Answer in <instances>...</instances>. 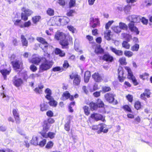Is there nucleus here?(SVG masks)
<instances>
[{"instance_id": "680f3d73", "label": "nucleus", "mask_w": 152, "mask_h": 152, "mask_svg": "<svg viewBox=\"0 0 152 152\" xmlns=\"http://www.w3.org/2000/svg\"><path fill=\"white\" fill-rule=\"evenodd\" d=\"M47 115L49 118H51L54 116L53 112L51 110H49L46 112Z\"/></svg>"}, {"instance_id": "f3484780", "label": "nucleus", "mask_w": 152, "mask_h": 152, "mask_svg": "<svg viewBox=\"0 0 152 152\" xmlns=\"http://www.w3.org/2000/svg\"><path fill=\"white\" fill-rule=\"evenodd\" d=\"M36 39L38 42L44 45L43 48L41 47L43 50L47 49L49 44L45 39L41 37H37Z\"/></svg>"}, {"instance_id": "8fccbe9b", "label": "nucleus", "mask_w": 152, "mask_h": 152, "mask_svg": "<svg viewBox=\"0 0 152 152\" xmlns=\"http://www.w3.org/2000/svg\"><path fill=\"white\" fill-rule=\"evenodd\" d=\"M40 110L42 111L47 110L48 109V106L45 103H43L40 104Z\"/></svg>"}, {"instance_id": "58836bf2", "label": "nucleus", "mask_w": 152, "mask_h": 152, "mask_svg": "<svg viewBox=\"0 0 152 152\" xmlns=\"http://www.w3.org/2000/svg\"><path fill=\"white\" fill-rule=\"evenodd\" d=\"M122 108L124 111L130 113H132V111L131 107L128 104H125L122 106Z\"/></svg>"}, {"instance_id": "bb28decb", "label": "nucleus", "mask_w": 152, "mask_h": 152, "mask_svg": "<svg viewBox=\"0 0 152 152\" xmlns=\"http://www.w3.org/2000/svg\"><path fill=\"white\" fill-rule=\"evenodd\" d=\"M11 68L7 70V69H4L0 70V72L1 73L5 79H6L7 77V76L9 75L11 71Z\"/></svg>"}, {"instance_id": "338daca9", "label": "nucleus", "mask_w": 152, "mask_h": 152, "mask_svg": "<svg viewBox=\"0 0 152 152\" xmlns=\"http://www.w3.org/2000/svg\"><path fill=\"white\" fill-rule=\"evenodd\" d=\"M97 109L98 108H102L104 107V104L103 102L100 100V101L99 103H97Z\"/></svg>"}, {"instance_id": "5fc2aeb1", "label": "nucleus", "mask_w": 152, "mask_h": 152, "mask_svg": "<svg viewBox=\"0 0 152 152\" xmlns=\"http://www.w3.org/2000/svg\"><path fill=\"white\" fill-rule=\"evenodd\" d=\"M75 12V11L74 10H70L68 11L66 15L69 17L72 16H73V14Z\"/></svg>"}, {"instance_id": "ea45409f", "label": "nucleus", "mask_w": 152, "mask_h": 152, "mask_svg": "<svg viewBox=\"0 0 152 152\" xmlns=\"http://www.w3.org/2000/svg\"><path fill=\"white\" fill-rule=\"evenodd\" d=\"M38 138L37 137H33L30 141V143L35 145H38Z\"/></svg>"}, {"instance_id": "412c9836", "label": "nucleus", "mask_w": 152, "mask_h": 152, "mask_svg": "<svg viewBox=\"0 0 152 152\" xmlns=\"http://www.w3.org/2000/svg\"><path fill=\"white\" fill-rule=\"evenodd\" d=\"M42 61V57H40L39 56H35L31 58L30 62L32 64L38 65H39L41 61Z\"/></svg>"}, {"instance_id": "c756f323", "label": "nucleus", "mask_w": 152, "mask_h": 152, "mask_svg": "<svg viewBox=\"0 0 152 152\" xmlns=\"http://www.w3.org/2000/svg\"><path fill=\"white\" fill-rule=\"evenodd\" d=\"M149 74L147 72H145L141 74H140L139 77L142 80L148 81L149 77Z\"/></svg>"}, {"instance_id": "49530a36", "label": "nucleus", "mask_w": 152, "mask_h": 152, "mask_svg": "<svg viewBox=\"0 0 152 152\" xmlns=\"http://www.w3.org/2000/svg\"><path fill=\"white\" fill-rule=\"evenodd\" d=\"M97 20L96 22L93 23L90 25V27L91 28H94L97 26H99L100 23L99 19H97Z\"/></svg>"}, {"instance_id": "4c0bfd02", "label": "nucleus", "mask_w": 152, "mask_h": 152, "mask_svg": "<svg viewBox=\"0 0 152 152\" xmlns=\"http://www.w3.org/2000/svg\"><path fill=\"white\" fill-rule=\"evenodd\" d=\"M118 62L121 65H126L127 64L126 58L124 57L120 58L118 60Z\"/></svg>"}, {"instance_id": "e2e57ef3", "label": "nucleus", "mask_w": 152, "mask_h": 152, "mask_svg": "<svg viewBox=\"0 0 152 152\" xmlns=\"http://www.w3.org/2000/svg\"><path fill=\"white\" fill-rule=\"evenodd\" d=\"M69 64L68 61L67 60L64 61L63 65V67L64 69H66L69 67Z\"/></svg>"}, {"instance_id": "9d476101", "label": "nucleus", "mask_w": 152, "mask_h": 152, "mask_svg": "<svg viewBox=\"0 0 152 152\" xmlns=\"http://www.w3.org/2000/svg\"><path fill=\"white\" fill-rule=\"evenodd\" d=\"M55 122L54 119L51 118H47V120L43 121L42 124V129L44 130L48 131L50 128L51 124H54Z\"/></svg>"}, {"instance_id": "13d9d810", "label": "nucleus", "mask_w": 152, "mask_h": 152, "mask_svg": "<svg viewBox=\"0 0 152 152\" xmlns=\"http://www.w3.org/2000/svg\"><path fill=\"white\" fill-rule=\"evenodd\" d=\"M29 68L30 70L33 72H35L37 69V67L33 64L30 65Z\"/></svg>"}, {"instance_id": "c03bdc74", "label": "nucleus", "mask_w": 152, "mask_h": 152, "mask_svg": "<svg viewBox=\"0 0 152 152\" xmlns=\"http://www.w3.org/2000/svg\"><path fill=\"white\" fill-rule=\"evenodd\" d=\"M111 33V31L110 30H108L107 32L104 33V37L108 41L110 40Z\"/></svg>"}, {"instance_id": "6e6d98bb", "label": "nucleus", "mask_w": 152, "mask_h": 152, "mask_svg": "<svg viewBox=\"0 0 152 152\" xmlns=\"http://www.w3.org/2000/svg\"><path fill=\"white\" fill-rule=\"evenodd\" d=\"M53 143L51 141H50L48 142L45 148L47 149H49L52 148L53 145Z\"/></svg>"}, {"instance_id": "a19ab883", "label": "nucleus", "mask_w": 152, "mask_h": 152, "mask_svg": "<svg viewBox=\"0 0 152 152\" xmlns=\"http://www.w3.org/2000/svg\"><path fill=\"white\" fill-rule=\"evenodd\" d=\"M124 55L127 57L130 58L133 55V53L130 50H125L124 52Z\"/></svg>"}, {"instance_id": "4d7b16f0", "label": "nucleus", "mask_w": 152, "mask_h": 152, "mask_svg": "<svg viewBox=\"0 0 152 152\" xmlns=\"http://www.w3.org/2000/svg\"><path fill=\"white\" fill-rule=\"evenodd\" d=\"M126 98L127 100L130 103H132L133 101V96L130 94H128L126 96Z\"/></svg>"}, {"instance_id": "b1692460", "label": "nucleus", "mask_w": 152, "mask_h": 152, "mask_svg": "<svg viewBox=\"0 0 152 152\" xmlns=\"http://www.w3.org/2000/svg\"><path fill=\"white\" fill-rule=\"evenodd\" d=\"M47 99L49 101L48 103L50 106L53 107H56L57 106L58 102L54 99L53 96Z\"/></svg>"}, {"instance_id": "1a4fd4ad", "label": "nucleus", "mask_w": 152, "mask_h": 152, "mask_svg": "<svg viewBox=\"0 0 152 152\" xmlns=\"http://www.w3.org/2000/svg\"><path fill=\"white\" fill-rule=\"evenodd\" d=\"M104 124L103 123L99 124L98 125H93L91 127V129L93 131H97L98 134H100L102 132L104 133H107L108 131V129H104Z\"/></svg>"}, {"instance_id": "a211bd4d", "label": "nucleus", "mask_w": 152, "mask_h": 152, "mask_svg": "<svg viewBox=\"0 0 152 152\" xmlns=\"http://www.w3.org/2000/svg\"><path fill=\"white\" fill-rule=\"evenodd\" d=\"M56 21V24H58L57 22L58 21L59 22L60 24L62 25H65L67 24L69 22V20L67 17H64L62 18H60L58 19L57 18H56L54 19V21Z\"/></svg>"}, {"instance_id": "f8f14e48", "label": "nucleus", "mask_w": 152, "mask_h": 152, "mask_svg": "<svg viewBox=\"0 0 152 152\" xmlns=\"http://www.w3.org/2000/svg\"><path fill=\"white\" fill-rule=\"evenodd\" d=\"M92 119L96 121H101L103 122H106L105 117L102 115L97 113H93L91 114L89 118V119Z\"/></svg>"}, {"instance_id": "69168bd1", "label": "nucleus", "mask_w": 152, "mask_h": 152, "mask_svg": "<svg viewBox=\"0 0 152 152\" xmlns=\"http://www.w3.org/2000/svg\"><path fill=\"white\" fill-rule=\"evenodd\" d=\"M141 21L144 25H146L148 23V20L144 17H142L141 18Z\"/></svg>"}, {"instance_id": "cd10ccee", "label": "nucleus", "mask_w": 152, "mask_h": 152, "mask_svg": "<svg viewBox=\"0 0 152 152\" xmlns=\"http://www.w3.org/2000/svg\"><path fill=\"white\" fill-rule=\"evenodd\" d=\"M41 19V17L39 15L34 16L31 18V20L32 23L34 25H37L40 22Z\"/></svg>"}, {"instance_id": "3c124183", "label": "nucleus", "mask_w": 152, "mask_h": 152, "mask_svg": "<svg viewBox=\"0 0 152 152\" xmlns=\"http://www.w3.org/2000/svg\"><path fill=\"white\" fill-rule=\"evenodd\" d=\"M47 14L50 16H53L54 14V11L51 8H48L46 11Z\"/></svg>"}, {"instance_id": "20e7f679", "label": "nucleus", "mask_w": 152, "mask_h": 152, "mask_svg": "<svg viewBox=\"0 0 152 152\" xmlns=\"http://www.w3.org/2000/svg\"><path fill=\"white\" fill-rule=\"evenodd\" d=\"M133 21H131L128 24V27L130 30L138 35L140 31L138 28L134 26V23H137L139 21V18L137 16H135L132 19Z\"/></svg>"}, {"instance_id": "0eeeda50", "label": "nucleus", "mask_w": 152, "mask_h": 152, "mask_svg": "<svg viewBox=\"0 0 152 152\" xmlns=\"http://www.w3.org/2000/svg\"><path fill=\"white\" fill-rule=\"evenodd\" d=\"M69 76L70 79L73 80V84L74 86H77L80 85L81 78L80 76L77 73L73 72Z\"/></svg>"}, {"instance_id": "de8ad7c7", "label": "nucleus", "mask_w": 152, "mask_h": 152, "mask_svg": "<svg viewBox=\"0 0 152 152\" xmlns=\"http://www.w3.org/2000/svg\"><path fill=\"white\" fill-rule=\"evenodd\" d=\"M111 88L109 86H104L102 88V91L103 93H105L110 91Z\"/></svg>"}, {"instance_id": "052dcab7", "label": "nucleus", "mask_w": 152, "mask_h": 152, "mask_svg": "<svg viewBox=\"0 0 152 152\" xmlns=\"http://www.w3.org/2000/svg\"><path fill=\"white\" fill-rule=\"evenodd\" d=\"M46 140L45 139H43L39 142L38 145L41 147H43L46 144Z\"/></svg>"}, {"instance_id": "0e129e2a", "label": "nucleus", "mask_w": 152, "mask_h": 152, "mask_svg": "<svg viewBox=\"0 0 152 152\" xmlns=\"http://www.w3.org/2000/svg\"><path fill=\"white\" fill-rule=\"evenodd\" d=\"M67 28L68 30L72 32L73 33H75V28H74L73 26L71 25H69L67 26Z\"/></svg>"}, {"instance_id": "2f4dec72", "label": "nucleus", "mask_w": 152, "mask_h": 152, "mask_svg": "<svg viewBox=\"0 0 152 152\" xmlns=\"http://www.w3.org/2000/svg\"><path fill=\"white\" fill-rule=\"evenodd\" d=\"M134 106L135 109L137 110H140L142 108V106L141 102L138 100L134 102Z\"/></svg>"}, {"instance_id": "bf43d9fd", "label": "nucleus", "mask_w": 152, "mask_h": 152, "mask_svg": "<svg viewBox=\"0 0 152 152\" xmlns=\"http://www.w3.org/2000/svg\"><path fill=\"white\" fill-rule=\"evenodd\" d=\"M75 0H70V1L69 2V8H71L72 7H74L75 6Z\"/></svg>"}, {"instance_id": "a878e982", "label": "nucleus", "mask_w": 152, "mask_h": 152, "mask_svg": "<svg viewBox=\"0 0 152 152\" xmlns=\"http://www.w3.org/2000/svg\"><path fill=\"white\" fill-rule=\"evenodd\" d=\"M54 53L56 55H58L60 57H63L65 56V53L60 49L56 48L54 50Z\"/></svg>"}, {"instance_id": "2eb2a0df", "label": "nucleus", "mask_w": 152, "mask_h": 152, "mask_svg": "<svg viewBox=\"0 0 152 152\" xmlns=\"http://www.w3.org/2000/svg\"><path fill=\"white\" fill-rule=\"evenodd\" d=\"M102 59L104 61L109 62H112L114 61L113 57L108 53H104L102 56L100 57V59Z\"/></svg>"}, {"instance_id": "f704fd0d", "label": "nucleus", "mask_w": 152, "mask_h": 152, "mask_svg": "<svg viewBox=\"0 0 152 152\" xmlns=\"http://www.w3.org/2000/svg\"><path fill=\"white\" fill-rule=\"evenodd\" d=\"M89 105L91 110L93 111L97 110V105L96 103L91 102L89 103Z\"/></svg>"}, {"instance_id": "79ce46f5", "label": "nucleus", "mask_w": 152, "mask_h": 152, "mask_svg": "<svg viewBox=\"0 0 152 152\" xmlns=\"http://www.w3.org/2000/svg\"><path fill=\"white\" fill-rule=\"evenodd\" d=\"M85 114L86 116H88L90 113L89 107L87 106H84L83 107Z\"/></svg>"}, {"instance_id": "473e14b6", "label": "nucleus", "mask_w": 152, "mask_h": 152, "mask_svg": "<svg viewBox=\"0 0 152 152\" xmlns=\"http://www.w3.org/2000/svg\"><path fill=\"white\" fill-rule=\"evenodd\" d=\"M127 41H123L122 43V46L123 48L126 49H129L130 48V45L128 43L130 41V39L129 38H127Z\"/></svg>"}, {"instance_id": "7c9ffc66", "label": "nucleus", "mask_w": 152, "mask_h": 152, "mask_svg": "<svg viewBox=\"0 0 152 152\" xmlns=\"http://www.w3.org/2000/svg\"><path fill=\"white\" fill-rule=\"evenodd\" d=\"M91 76V72L88 71H86L84 76V82L86 83H88L89 80Z\"/></svg>"}, {"instance_id": "6e6552de", "label": "nucleus", "mask_w": 152, "mask_h": 152, "mask_svg": "<svg viewBox=\"0 0 152 152\" xmlns=\"http://www.w3.org/2000/svg\"><path fill=\"white\" fill-rule=\"evenodd\" d=\"M79 97V95L77 94H75L74 96L71 95L69 91H66L64 92L62 94L61 99L64 101L69 99L71 101H73L74 98H77Z\"/></svg>"}, {"instance_id": "dca6fc26", "label": "nucleus", "mask_w": 152, "mask_h": 152, "mask_svg": "<svg viewBox=\"0 0 152 152\" xmlns=\"http://www.w3.org/2000/svg\"><path fill=\"white\" fill-rule=\"evenodd\" d=\"M118 78L119 82L121 83L123 82L126 78V77L124 76V70L122 67H120L118 69Z\"/></svg>"}, {"instance_id": "e433bc0d", "label": "nucleus", "mask_w": 152, "mask_h": 152, "mask_svg": "<svg viewBox=\"0 0 152 152\" xmlns=\"http://www.w3.org/2000/svg\"><path fill=\"white\" fill-rule=\"evenodd\" d=\"M45 93L46 94V95L45 97L46 99L52 97V96H51V91L49 88H47L45 90Z\"/></svg>"}, {"instance_id": "ddd939ff", "label": "nucleus", "mask_w": 152, "mask_h": 152, "mask_svg": "<svg viewBox=\"0 0 152 152\" xmlns=\"http://www.w3.org/2000/svg\"><path fill=\"white\" fill-rule=\"evenodd\" d=\"M48 131L42 129V131L39 132V133L44 138H47L49 137L50 139H53L55 137L56 133L51 132H49L47 133V132Z\"/></svg>"}, {"instance_id": "393cba45", "label": "nucleus", "mask_w": 152, "mask_h": 152, "mask_svg": "<svg viewBox=\"0 0 152 152\" xmlns=\"http://www.w3.org/2000/svg\"><path fill=\"white\" fill-rule=\"evenodd\" d=\"M104 50L101 48L100 45H97L95 48L94 53L97 55L102 54L104 53Z\"/></svg>"}, {"instance_id": "423d86ee", "label": "nucleus", "mask_w": 152, "mask_h": 152, "mask_svg": "<svg viewBox=\"0 0 152 152\" xmlns=\"http://www.w3.org/2000/svg\"><path fill=\"white\" fill-rule=\"evenodd\" d=\"M115 95L112 93H108L104 95V98L106 101L110 104L116 105L118 103L117 100L115 99Z\"/></svg>"}, {"instance_id": "f03ea898", "label": "nucleus", "mask_w": 152, "mask_h": 152, "mask_svg": "<svg viewBox=\"0 0 152 152\" xmlns=\"http://www.w3.org/2000/svg\"><path fill=\"white\" fill-rule=\"evenodd\" d=\"M42 57V61L39 66V72H42L50 69L52 66L53 62L50 60V54L48 53L44 54Z\"/></svg>"}, {"instance_id": "603ef678", "label": "nucleus", "mask_w": 152, "mask_h": 152, "mask_svg": "<svg viewBox=\"0 0 152 152\" xmlns=\"http://www.w3.org/2000/svg\"><path fill=\"white\" fill-rule=\"evenodd\" d=\"M75 103L74 101L71 102L69 104L68 106L69 111L70 113H72L73 112V110L72 109V105L74 106L75 105Z\"/></svg>"}, {"instance_id": "774afa93", "label": "nucleus", "mask_w": 152, "mask_h": 152, "mask_svg": "<svg viewBox=\"0 0 152 152\" xmlns=\"http://www.w3.org/2000/svg\"><path fill=\"white\" fill-rule=\"evenodd\" d=\"M113 21H109L107 22L105 25V28L106 29H108L109 28L110 26L113 23Z\"/></svg>"}, {"instance_id": "6ab92c4d", "label": "nucleus", "mask_w": 152, "mask_h": 152, "mask_svg": "<svg viewBox=\"0 0 152 152\" xmlns=\"http://www.w3.org/2000/svg\"><path fill=\"white\" fill-rule=\"evenodd\" d=\"M12 114L15 119L16 123L17 124H19L20 123V117L19 113L18 110L13 109L12 110Z\"/></svg>"}, {"instance_id": "aec40b11", "label": "nucleus", "mask_w": 152, "mask_h": 152, "mask_svg": "<svg viewBox=\"0 0 152 152\" xmlns=\"http://www.w3.org/2000/svg\"><path fill=\"white\" fill-rule=\"evenodd\" d=\"M13 84L16 87H19L23 83V82L21 78H18L16 76L14 77L12 80Z\"/></svg>"}, {"instance_id": "f257e3e1", "label": "nucleus", "mask_w": 152, "mask_h": 152, "mask_svg": "<svg viewBox=\"0 0 152 152\" xmlns=\"http://www.w3.org/2000/svg\"><path fill=\"white\" fill-rule=\"evenodd\" d=\"M54 38L57 40H60L59 44L63 49H68L70 43L72 42V37L62 32H57L55 34Z\"/></svg>"}, {"instance_id": "c9c22d12", "label": "nucleus", "mask_w": 152, "mask_h": 152, "mask_svg": "<svg viewBox=\"0 0 152 152\" xmlns=\"http://www.w3.org/2000/svg\"><path fill=\"white\" fill-rule=\"evenodd\" d=\"M71 120L69 119L64 125V129L66 131L69 132L70 130Z\"/></svg>"}, {"instance_id": "a18cd8bd", "label": "nucleus", "mask_w": 152, "mask_h": 152, "mask_svg": "<svg viewBox=\"0 0 152 152\" xmlns=\"http://www.w3.org/2000/svg\"><path fill=\"white\" fill-rule=\"evenodd\" d=\"M140 46L138 44L136 43L131 47V50L132 51H137L139 48Z\"/></svg>"}, {"instance_id": "4468645a", "label": "nucleus", "mask_w": 152, "mask_h": 152, "mask_svg": "<svg viewBox=\"0 0 152 152\" xmlns=\"http://www.w3.org/2000/svg\"><path fill=\"white\" fill-rule=\"evenodd\" d=\"M151 93L149 89H145L144 92L141 94L140 96V98L142 100L146 101L147 98H149L151 97Z\"/></svg>"}, {"instance_id": "39448f33", "label": "nucleus", "mask_w": 152, "mask_h": 152, "mask_svg": "<svg viewBox=\"0 0 152 152\" xmlns=\"http://www.w3.org/2000/svg\"><path fill=\"white\" fill-rule=\"evenodd\" d=\"M21 10L23 12L21 13V18L24 21H27L28 19V17L32 15L34 13L31 10L25 7H22Z\"/></svg>"}, {"instance_id": "7ed1b4c3", "label": "nucleus", "mask_w": 152, "mask_h": 152, "mask_svg": "<svg viewBox=\"0 0 152 152\" xmlns=\"http://www.w3.org/2000/svg\"><path fill=\"white\" fill-rule=\"evenodd\" d=\"M124 68L127 72V78L131 80L132 83L134 86H137L139 84L135 77L134 75L133 74L130 68L128 66H125Z\"/></svg>"}, {"instance_id": "9b49d317", "label": "nucleus", "mask_w": 152, "mask_h": 152, "mask_svg": "<svg viewBox=\"0 0 152 152\" xmlns=\"http://www.w3.org/2000/svg\"><path fill=\"white\" fill-rule=\"evenodd\" d=\"M13 69L15 70L22 69L23 68V63L22 61L16 60L11 62Z\"/></svg>"}, {"instance_id": "864d4df0", "label": "nucleus", "mask_w": 152, "mask_h": 152, "mask_svg": "<svg viewBox=\"0 0 152 152\" xmlns=\"http://www.w3.org/2000/svg\"><path fill=\"white\" fill-rule=\"evenodd\" d=\"M21 19H17L16 20L13 21L14 25L16 26H18L20 27V26L21 25Z\"/></svg>"}, {"instance_id": "09e8293b", "label": "nucleus", "mask_w": 152, "mask_h": 152, "mask_svg": "<svg viewBox=\"0 0 152 152\" xmlns=\"http://www.w3.org/2000/svg\"><path fill=\"white\" fill-rule=\"evenodd\" d=\"M119 26L120 28L122 29L126 30V31L128 30V26L124 23L120 22L119 23Z\"/></svg>"}, {"instance_id": "37998d69", "label": "nucleus", "mask_w": 152, "mask_h": 152, "mask_svg": "<svg viewBox=\"0 0 152 152\" xmlns=\"http://www.w3.org/2000/svg\"><path fill=\"white\" fill-rule=\"evenodd\" d=\"M31 24L30 21L29 20L27 22H25L23 25H21L20 26V28H22L24 27H28L31 26Z\"/></svg>"}, {"instance_id": "72a5a7b5", "label": "nucleus", "mask_w": 152, "mask_h": 152, "mask_svg": "<svg viewBox=\"0 0 152 152\" xmlns=\"http://www.w3.org/2000/svg\"><path fill=\"white\" fill-rule=\"evenodd\" d=\"M21 39L22 46L27 47L28 46V40L24 35H21Z\"/></svg>"}, {"instance_id": "4be33fe9", "label": "nucleus", "mask_w": 152, "mask_h": 152, "mask_svg": "<svg viewBox=\"0 0 152 152\" xmlns=\"http://www.w3.org/2000/svg\"><path fill=\"white\" fill-rule=\"evenodd\" d=\"M92 78L96 82H100L102 79L100 74L98 72H95L92 75Z\"/></svg>"}, {"instance_id": "5701e85b", "label": "nucleus", "mask_w": 152, "mask_h": 152, "mask_svg": "<svg viewBox=\"0 0 152 152\" xmlns=\"http://www.w3.org/2000/svg\"><path fill=\"white\" fill-rule=\"evenodd\" d=\"M110 49L112 52L117 56H121L123 55V52L122 50H117L113 47H110Z\"/></svg>"}, {"instance_id": "c85d7f7f", "label": "nucleus", "mask_w": 152, "mask_h": 152, "mask_svg": "<svg viewBox=\"0 0 152 152\" xmlns=\"http://www.w3.org/2000/svg\"><path fill=\"white\" fill-rule=\"evenodd\" d=\"M44 88V85L42 84V83H40L38 85L37 87L35 88L34 90L37 94H40L42 93V89Z\"/></svg>"}]
</instances>
